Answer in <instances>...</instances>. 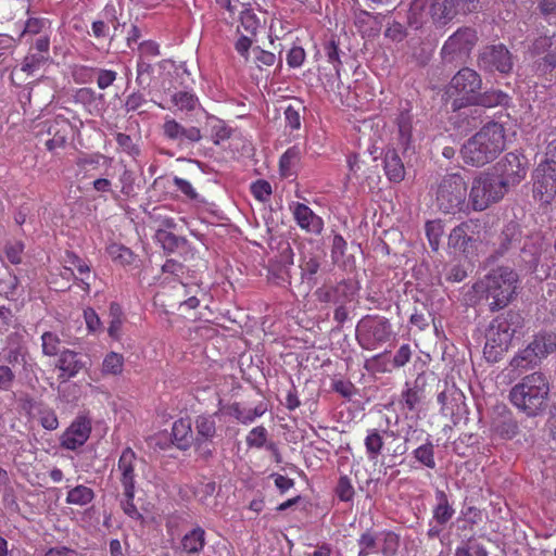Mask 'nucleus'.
I'll return each mask as SVG.
<instances>
[{"label":"nucleus","mask_w":556,"mask_h":556,"mask_svg":"<svg viewBox=\"0 0 556 556\" xmlns=\"http://www.w3.org/2000/svg\"><path fill=\"white\" fill-rule=\"evenodd\" d=\"M506 148V127L491 121L472 135L460 149L464 163L482 167L496 160Z\"/></svg>","instance_id":"nucleus-1"},{"label":"nucleus","mask_w":556,"mask_h":556,"mask_svg":"<svg viewBox=\"0 0 556 556\" xmlns=\"http://www.w3.org/2000/svg\"><path fill=\"white\" fill-rule=\"evenodd\" d=\"M519 276L510 267L500 266L492 269L472 285L478 301L486 302L491 312L506 307L516 296Z\"/></svg>","instance_id":"nucleus-2"},{"label":"nucleus","mask_w":556,"mask_h":556,"mask_svg":"<svg viewBox=\"0 0 556 556\" xmlns=\"http://www.w3.org/2000/svg\"><path fill=\"white\" fill-rule=\"evenodd\" d=\"M549 382L542 372L525 376L509 392L514 406L528 416H536L547 407Z\"/></svg>","instance_id":"nucleus-3"},{"label":"nucleus","mask_w":556,"mask_h":556,"mask_svg":"<svg viewBox=\"0 0 556 556\" xmlns=\"http://www.w3.org/2000/svg\"><path fill=\"white\" fill-rule=\"evenodd\" d=\"M522 327V317L519 313L508 311L496 316L485 332L483 354L489 362L495 363L502 358L509 349L517 330Z\"/></svg>","instance_id":"nucleus-4"},{"label":"nucleus","mask_w":556,"mask_h":556,"mask_svg":"<svg viewBox=\"0 0 556 556\" xmlns=\"http://www.w3.org/2000/svg\"><path fill=\"white\" fill-rule=\"evenodd\" d=\"M468 194L467 184L459 174L447 175L440 181L435 192L438 208L445 214L469 211L471 205L467 201Z\"/></svg>","instance_id":"nucleus-5"},{"label":"nucleus","mask_w":556,"mask_h":556,"mask_svg":"<svg viewBox=\"0 0 556 556\" xmlns=\"http://www.w3.org/2000/svg\"><path fill=\"white\" fill-rule=\"evenodd\" d=\"M458 10L454 0H414L409 8L408 22L417 29L429 16L434 25L444 26Z\"/></svg>","instance_id":"nucleus-6"},{"label":"nucleus","mask_w":556,"mask_h":556,"mask_svg":"<svg viewBox=\"0 0 556 556\" xmlns=\"http://www.w3.org/2000/svg\"><path fill=\"white\" fill-rule=\"evenodd\" d=\"M506 192L507 188L498 175L482 172L472 179L468 192L469 203L473 211L481 212L501 201Z\"/></svg>","instance_id":"nucleus-7"},{"label":"nucleus","mask_w":556,"mask_h":556,"mask_svg":"<svg viewBox=\"0 0 556 556\" xmlns=\"http://www.w3.org/2000/svg\"><path fill=\"white\" fill-rule=\"evenodd\" d=\"M356 341L364 350L374 351L391 341L395 333L390 320L381 315H366L356 325Z\"/></svg>","instance_id":"nucleus-8"},{"label":"nucleus","mask_w":556,"mask_h":556,"mask_svg":"<svg viewBox=\"0 0 556 556\" xmlns=\"http://www.w3.org/2000/svg\"><path fill=\"white\" fill-rule=\"evenodd\" d=\"M479 40L472 27H460L452 34L441 48V58L445 63H465Z\"/></svg>","instance_id":"nucleus-9"},{"label":"nucleus","mask_w":556,"mask_h":556,"mask_svg":"<svg viewBox=\"0 0 556 556\" xmlns=\"http://www.w3.org/2000/svg\"><path fill=\"white\" fill-rule=\"evenodd\" d=\"M74 126L71 121L63 116L56 115L53 118L46 119L40 124L38 137L47 136L43 144L51 154H58L59 150H63L73 137Z\"/></svg>","instance_id":"nucleus-10"},{"label":"nucleus","mask_w":556,"mask_h":556,"mask_svg":"<svg viewBox=\"0 0 556 556\" xmlns=\"http://www.w3.org/2000/svg\"><path fill=\"white\" fill-rule=\"evenodd\" d=\"M482 80L480 75L469 68H460L451 79L447 92L455 96V109L471 105L477 91L481 89Z\"/></svg>","instance_id":"nucleus-11"},{"label":"nucleus","mask_w":556,"mask_h":556,"mask_svg":"<svg viewBox=\"0 0 556 556\" xmlns=\"http://www.w3.org/2000/svg\"><path fill=\"white\" fill-rule=\"evenodd\" d=\"M478 65L488 72L508 74L514 66L513 55L503 43L485 46L479 53Z\"/></svg>","instance_id":"nucleus-12"},{"label":"nucleus","mask_w":556,"mask_h":556,"mask_svg":"<svg viewBox=\"0 0 556 556\" xmlns=\"http://www.w3.org/2000/svg\"><path fill=\"white\" fill-rule=\"evenodd\" d=\"M533 197L549 204L556 197V167L549 163H539L533 172Z\"/></svg>","instance_id":"nucleus-13"},{"label":"nucleus","mask_w":556,"mask_h":556,"mask_svg":"<svg viewBox=\"0 0 556 556\" xmlns=\"http://www.w3.org/2000/svg\"><path fill=\"white\" fill-rule=\"evenodd\" d=\"M531 53L533 55L544 54L534 63L535 73L539 76L552 74L556 68V34L538 37L532 43Z\"/></svg>","instance_id":"nucleus-14"},{"label":"nucleus","mask_w":556,"mask_h":556,"mask_svg":"<svg viewBox=\"0 0 556 556\" xmlns=\"http://www.w3.org/2000/svg\"><path fill=\"white\" fill-rule=\"evenodd\" d=\"M498 178L504 181L505 187L517 185L527 175V160L522 154L516 152L507 153L495 166Z\"/></svg>","instance_id":"nucleus-15"},{"label":"nucleus","mask_w":556,"mask_h":556,"mask_svg":"<svg viewBox=\"0 0 556 556\" xmlns=\"http://www.w3.org/2000/svg\"><path fill=\"white\" fill-rule=\"evenodd\" d=\"M91 429V419L86 415H78L62 434V447L70 451L79 448L88 441Z\"/></svg>","instance_id":"nucleus-16"},{"label":"nucleus","mask_w":556,"mask_h":556,"mask_svg":"<svg viewBox=\"0 0 556 556\" xmlns=\"http://www.w3.org/2000/svg\"><path fill=\"white\" fill-rule=\"evenodd\" d=\"M110 25L114 30L119 26L116 5L109 2L99 13L98 17L91 23V31L89 33L97 40L108 39L110 42L114 39V35H110Z\"/></svg>","instance_id":"nucleus-17"},{"label":"nucleus","mask_w":556,"mask_h":556,"mask_svg":"<svg viewBox=\"0 0 556 556\" xmlns=\"http://www.w3.org/2000/svg\"><path fill=\"white\" fill-rule=\"evenodd\" d=\"M296 225L306 232L320 235L324 229V220L304 203L294 202L290 205Z\"/></svg>","instance_id":"nucleus-18"},{"label":"nucleus","mask_w":556,"mask_h":556,"mask_svg":"<svg viewBox=\"0 0 556 556\" xmlns=\"http://www.w3.org/2000/svg\"><path fill=\"white\" fill-rule=\"evenodd\" d=\"M137 455L131 447H125L117 462V479L123 489H136Z\"/></svg>","instance_id":"nucleus-19"},{"label":"nucleus","mask_w":556,"mask_h":556,"mask_svg":"<svg viewBox=\"0 0 556 556\" xmlns=\"http://www.w3.org/2000/svg\"><path fill=\"white\" fill-rule=\"evenodd\" d=\"M55 367L60 370L59 380L68 381L83 370L85 363L78 352L65 349L60 352Z\"/></svg>","instance_id":"nucleus-20"},{"label":"nucleus","mask_w":556,"mask_h":556,"mask_svg":"<svg viewBox=\"0 0 556 556\" xmlns=\"http://www.w3.org/2000/svg\"><path fill=\"white\" fill-rule=\"evenodd\" d=\"M478 225L473 220H466L454 227L448 236V247L467 253L472 248L475 228Z\"/></svg>","instance_id":"nucleus-21"},{"label":"nucleus","mask_w":556,"mask_h":556,"mask_svg":"<svg viewBox=\"0 0 556 556\" xmlns=\"http://www.w3.org/2000/svg\"><path fill=\"white\" fill-rule=\"evenodd\" d=\"M397 127V140L404 150L413 142V114L409 110L399 112L394 121Z\"/></svg>","instance_id":"nucleus-22"},{"label":"nucleus","mask_w":556,"mask_h":556,"mask_svg":"<svg viewBox=\"0 0 556 556\" xmlns=\"http://www.w3.org/2000/svg\"><path fill=\"white\" fill-rule=\"evenodd\" d=\"M172 442L179 450H187L192 442V429L189 418H179L174 421L172 427Z\"/></svg>","instance_id":"nucleus-23"},{"label":"nucleus","mask_w":556,"mask_h":556,"mask_svg":"<svg viewBox=\"0 0 556 556\" xmlns=\"http://www.w3.org/2000/svg\"><path fill=\"white\" fill-rule=\"evenodd\" d=\"M435 502L432 517L439 525L444 526L453 518L455 509L450 504L447 494L442 490L435 491Z\"/></svg>","instance_id":"nucleus-24"},{"label":"nucleus","mask_w":556,"mask_h":556,"mask_svg":"<svg viewBox=\"0 0 556 556\" xmlns=\"http://www.w3.org/2000/svg\"><path fill=\"white\" fill-rule=\"evenodd\" d=\"M384 173L392 182H401L405 178V167L400 155L394 150H390L384 155Z\"/></svg>","instance_id":"nucleus-25"},{"label":"nucleus","mask_w":556,"mask_h":556,"mask_svg":"<svg viewBox=\"0 0 556 556\" xmlns=\"http://www.w3.org/2000/svg\"><path fill=\"white\" fill-rule=\"evenodd\" d=\"M541 362L538 352H535L529 343L511 358L510 367L523 371L535 368Z\"/></svg>","instance_id":"nucleus-26"},{"label":"nucleus","mask_w":556,"mask_h":556,"mask_svg":"<svg viewBox=\"0 0 556 556\" xmlns=\"http://www.w3.org/2000/svg\"><path fill=\"white\" fill-rule=\"evenodd\" d=\"M185 274V266L184 264L175 261V260H167L163 266H162V275L164 282H177L179 285L178 291H184V295H188L187 286L181 282V278Z\"/></svg>","instance_id":"nucleus-27"},{"label":"nucleus","mask_w":556,"mask_h":556,"mask_svg":"<svg viewBox=\"0 0 556 556\" xmlns=\"http://www.w3.org/2000/svg\"><path fill=\"white\" fill-rule=\"evenodd\" d=\"M530 345L535 352H538V355L542 361L556 351V333L541 331L534 336Z\"/></svg>","instance_id":"nucleus-28"},{"label":"nucleus","mask_w":556,"mask_h":556,"mask_svg":"<svg viewBox=\"0 0 556 556\" xmlns=\"http://www.w3.org/2000/svg\"><path fill=\"white\" fill-rule=\"evenodd\" d=\"M181 548L188 554H199L205 545V531L201 527H195L187 532L181 541Z\"/></svg>","instance_id":"nucleus-29"},{"label":"nucleus","mask_w":556,"mask_h":556,"mask_svg":"<svg viewBox=\"0 0 556 556\" xmlns=\"http://www.w3.org/2000/svg\"><path fill=\"white\" fill-rule=\"evenodd\" d=\"M401 545L400 534L384 529L379 532L378 553L381 556H396Z\"/></svg>","instance_id":"nucleus-30"},{"label":"nucleus","mask_w":556,"mask_h":556,"mask_svg":"<svg viewBox=\"0 0 556 556\" xmlns=\"http://www.w3.org/2000/svg\"><path fill=\"white\" fill-rule=\"evenodd\" d=\"M507 93L502 90H488L483 93L477 91L472 99L471 105H481L484 108H495L498 105H507L509 101Z\"/></svg>","instance_id":"nucleus-31"},{"label":"nucleus","mask_w":556,"mask_h":556,"mask_svg":"<svg viewBox=\"0 0 556 556\" xmlns=\"http://www.w3.org/2000/svg\"><path fill=\"white\" fill-rule=\"evenodd\" d=\"M268 432L267 429L264 426H257L254 427L250 432L248 433L245 438V443L249 447H255V448H262L266 446L269 451L274 452L277 458V462H279V453L276 447V444L270 442L266 444L267 442Z\"/></svg>","instance_id":"nucleus-32"},{"label":"nucleus","mask_w":556,"mask_h":556,"mask_svg":"<svg viewBox=\"0 0 556 556\" xmlns=\"http://www.w3.org/2000/svg\"><path fill=\"white\" fill-rule=\"evenodd\" d=\"M106 253L113 263L121 266H130L136 261V254L121 243L112 242L106 247Z\"/></svg>","instance_id":"nucleus-33"},{"label":"nucleus","mask_w":556,"mask_h":556,"mask_svg":"<svg viewBox=\"0 0 556 556\" xmlns=\"http://www.w3.org/2000/svg\"><path fill=\"white\" fill-rule=\"evenodd\" d=\"M383 433L384 431L377 428L367 430L364 439V445L369 459H376L382 453L384 446Z\"/></svg>","instance_id":"nucleus-34"},{"label":"nucleus","mask_w":556,"mask_h":556,"mask_svg":"<svg viewBox=\"0 0 556 556\" xmlns=\"http://www.w3.org/2000/svg\"><path fill=\"white\" fill-rule=\"evenodd\" d=\"M64 270L70 273L71 275H74V270H77L79 274V279L83 283H85L87 287L89 286L88 282L85 281V277H89L90 275V267L86 263L85 260L80 258L77 254L71 251H66L64 258Z\"/></svg>","instance_id":"nucleus-35"},{"label":"nucleus","mask_w":556,"mask_h":556,"mask_svg":"<svg viewBox=\"0 0 556 556\" xmlns=\"http://www.w3.org/2000/svg\"><path fill=\"white\" fill-rule=\"evenodd\" d=\"M109 328L108 333L110 338L118 341L122 338L123 324L125 321L124 313L121 305L116 302L110 304L109 309Z\"/></svg>","instance_id":"nucleus-36"},{"label":"nucleus","mask_w":556,"mask_h":556,"mask_svg":"<svg viewBox=\"0 0 556 556\" xmlns=\"http://www.w3.org/2000/svg\"><path fill=\"white\" fill-rule=\"evenodd\" d=\"M521 237V230L517 223L510 222L503 228L498 240H500V248L497 250L498 254H504L506 251H508L516 242L520 240Z\"/></svg>","instance_id":"nucleus-37"},{"label":"nucleus","mask_w":556,"mask_h":556,"mask_svg":"<svg viewBox=\"0 0 556 556\" xmlns=\"http://www.w3.org/2000/svg\"><path fill=\"white\" fill-rule=\"evenodd\" d=\"M135 491L136 489H123V493L119 498V506L127 517L142 525L144 522V517L135 504Z\"/></svg>","instance_id":"nucleus-38"},{"label":"nucleus","mask_w":556,"mask_h":556,"mask_svg":"<svg viewBox=\"0 0 556 556\" xmlns=\"http://www.w3.org/2000/svg\"><path fill=\"white\" fill-rule=\"evenodd\" d=\"M492 430L500 438L510 440L518 433V424L510 415L502 416L493 421Z\"/></svg>","instance_id":"nucleus-39"},{"label":"nucleus","mask_w":556,"mask_h":556,"mask_svg":"<svg viewBox=\"0 0 556 556\" xmlns=\"http://www.w3.org/2000/svg\"><path fill=\"white\" fill-rule=\"evenodd\" d=\"M300 150L298 147H291L280 156L279 172L281 177L288 178L295 175V165L300 161Z\"/></svg>","instance_id":"nucleus-40"},{"label":"nucleus","mask_w":556,"mask_h":556,"mask_svg":"<svg viewBox=\"0 0 556 556\" xmlns=\"http://www.w3.org/2000/svg\"><path fill=\"white\" fill-rule=\"evenodd\" d=\"M124 364H125V358H124L123 354L116 353V352H110L104 356V358L102 361L101 374L104 377L121 376L124 370Z\"/></svg>","instance_id":"nucleus-41"},{"label":"nucleus","mask_w":556,"mask_h":556,"mask_svg":"<svg viewBox=\"0 0 556 556\" xmlns=\"http://www.w3.org/2000/svg\"><path fill=\"white\" fill-rule=\"evenodd\" d=\"M49 21L43 17H28L16 41L21 43L24 39L29 42V37L43 35Z\"/></svg>","instance_id":"nucleus-42"},{"label":"nucleus","mask_w":556,"mask_h":556,"mask_svg":"<svg viewBox=\"0 0 556 556\" xmlns=\"http://www.w3.org/2000/svg\"><path fill=\"white\" fill-rule=\"evenodd\" d=\"M357 544L359 546L357 556H369L371 554H377L379 544V532H375L371 529H367L359 535Z\"/></svg>","instance_id":"nucleus-43"},{"label":"nucleus","mask_w":556,"mask_h":556,"mask_svg":"<svg viewBox=\"0 0 556 556\" xmlns=\"http://www.w3.org/2000/svg\"><path fill=\"white\" fill-rule=\"evenodd\" d=\"M261 26V21L252 9H243L240 12V24L238 25V33L249 34L256 36L257 29Z\"/></svg>","instance_id":"nucleus-44"},{"label":"nucleus","mask_w":556,"mask_h":556,"mask_svg":"<svg viewBox=\"0 0 556 556\" xmlns=\"http://www.w3.org/2000/svg\"><path fill=\"white\" fill-rule=\"evenodd\" d=\"M93 498V490L86 485L79 484L68 490L66 503L71 505L85 506L91 503Z\"/></svg>","instance_id":"nucleus-45"},{"label":"nucleus","mask_w":556,"mask_h":556,"mask_svg":"<svg viewBox=\"0 0 556 556\" xmlns=\"http://www.w3.org/2000/svg\"><path fill=\"white\" fill-rule=\"evenodd\" d=\"M195 439L213 440L216 435V421L211 415H200L195 419Z\"/></svg>","instance_id":"nucleus-46"},{"label":"nucleus","mask_w":556,"mask_h":556,"mask_svg":"<svg viewBox=\"0 0 556 556\" xmlns=\"http://www.w3.org/2000/svg\"><path fill=\"white\" fill-rule=\"evenodd\" d=\"M179 292L181 293V295L179 296V299L176 302L167 303V299H166L168 295L167 292L165 290L159 291L154 296V303L164 308L174 307L175 305H179V306L185 305L190 309H194L199 306L200 301L197 296L191 295L186 300H181V298L185 296L184 291H179Z\"/></svg>","instance_id":"nucleus-47"},{"label":"nucleus","mask_w":556,"mask_h":556,"mask_svg":"<svg viewBox=\"0 0 556 556\" xmlns=\"http://www.w3.org/2000/svg\"><path fill=\"white\" fill-rule=\"evenodd\" d=\"M413 455L425 467L429 469L435 468L434 445L429 438H427L426 443L413 451Z\"/></svg>","instance_id":"nucleus-48"},{"label":"nucleus","mask_w":556,"mask_h":556,"mask_svg":"<svg viewBox=\"0 0 556 556\" xmlns=\"http://www.w3.org/2000/svg\"><path fill=\"white\" fill-rule=\"evenodd\" d=\"M464 397V394L457 389L440 392L437 401L441 405V413L443 415H453L455 409L452 402L462 401Z\"/></svg>","instance_id":"nucleus-49"},{"label":"nucleus","mask_w":556,"mask_h":556,"mask_svg":"<svg viewBox=\"0 0 556 556\" xmlns=\"http://www.w3.org/2000/svg\"><path fill=\"white\" fill-rule=\"evenodd\" d=\"M426 236L433 251H438L444 233V224L440 219L428 220L425 226Z\"/></svg>","instance_id":"nucleus-50"},{"label":"nucleus","mask_w":556,"mask_h":556,"mask_svg":"<svg viewBox=\"0 0 556 556\" xmlns=\"http://www.w3.org/2000/svg\"><path fill=\"white\" fill-rule=\"evenodd\" d=\"M302 279L313 280L320 268V258L314 254H304L300 263Z\"/></svg>","instance_id":"nucleus-51"},{"label":"nucleus","mask_w":556,"mask_h":556,"mask_svg":"<svg viewBox=\"0 0 556 556\" xmlns=\"http://www.w3.org/2000/svg\"><path fill=\"white\" fill-rule=\"evenodd\" d=\"M48 60L42 54L33 52V49H29L21 63L20 70L27 75H33Z\"/></svg>","instance_id":"nucleus-52"},{"label":"nucleus","mask_w":556,"mask_h":556,"mask_svg":"<svg viewBox=\"0 0 556 556\" xmlns=\"http://www.w3.org/2000/svg\"><path fill=\"white\" fill-rule=\"evenodd\" d=\"M424 397V390L418 386V380L415 381L413 387L407 388L402 393V400L408 410L413 412Z\"/></svg>","instance_id":"nucleus-53"},{"label":"nucleus","mask_w":556,"mask_h":556,"mask_svg":"<svg viewBox=\"0 0 556 556\" xmlns=\"http://www.w3.org/2000/svg\"><path fill=\"white\" fill-rule=\"evenodd\" d=\"M172 102L181 111H193L199 100L195 94L189 91H178L173 94Z\"/></svg>","instance_id":"nucleus-54"},{"label":"nucleus","mask_w":556,"mask_h":556,"mask_svg":"<svg viewBox=\"0 0 556 556\" xmlns=\"http://www.w3.org/2000/svg\"><path fill=\"white\" fill-rule=\"evenodd\" d=\"M61 340L52 331H46L41 334L42 353L47 356H59Z\"/></svg>","instance_id":"nucleus-55"},{"label":"nucleus","mask_w":556,"mask_h":556,"mask_svg":"<svg viewBox=\"0 0 556 556\" xmlns=\"http://www.w3.org/2000/svg\"><path fill=\"white\" fill-rule=\"evenodd\" d=\"M334 492L341 502H351L355 495V489L348 476L339 478Z\"/></svg>","instance_id":"nucleus-56"},{"label":"nucleus","mask_w":556,"mask_h":556,"mask_svg":"<svg viewBox=\"0 0 556 556\" xmlns=\"http://www.w3.org/2000/svg\"><path fill=\"white\" fill-rule=\"evenodd\" d=\"M252 195L262 203L267 202L270 199L273 189L270 184L265 179H257L251 184L250 187Z\"/></svg>","instance_id":"nucleus-57"},{"label":"nucleus","mask_w":556,"mask_h":556,"mask_svg":"<svg viewBox=\"0 0 556 556\" xmlns=\"http://www.w3.org/2000/svg\"><path fill=\"white\" fill-rule=\"evenodd\" d=\"M24 249L25 245L22 241H10L4 247V255L11 264L17 265L22 263Z\"/></svg>","instance_id":"nucleus-58"},{"label":"nucleus","mask_w":556,"mask_h":556,"mask_svg":"<svg viewBox=\"0 0 556 556\" xmlns=\"http://www.w3.org/2000/svg\"><path fill=\"white\" fill-rule=\"evenodd\" d=\"M115 140L122 151L129 156L137 157L140 154L139 147L135 143L132 138L124 132H117L115 135Z\"/></svg>","instance_id":"nucleus-59"},{"label":"nucleus","mask_w":556,"mask_h":556,"mask_svg":"<svg viewBox=\"0 0 556 556\" xmlns=\"http://www.w3.org/2000/svg\"><path fill=\"white\" fill-rule=\"evenodd\" d=\"M156 240L162 244L163 249L173 252L178 248L180 239L170 231L159 229L155 233Z\"/></svg>","instance_id":"nucleus-60"},{"label":"nucleus","mask_w":556,"mask_h":556,"mask_svg":"<svg viewBox=\"0 0 556 556\" xmlns=\"http://www.w3.org/2000/svg\"><path fill=\"white\" fill-rule=\"evenodd\" d=\"M153 74V66L144 59L138 58L137 60V83L140 86L149 85Z\"/></svg>","instance_id":"nucleus-61"},{"label":"nucleus","mask_w":556,"mask_h":556,"mask_svg":"<svg viewBox=\"0 0 556 556\" xmlns=\"http://www.w3.org/2000/svg\"><path fill=\"white\" fill-rule=\"evenodd\" d=\"M162 128L163 134L167 139L181 140L184 126L174 118L166 117Z\"/></svg>","instance_id":"nucleus-62"},{"label":"nucleus","mask_w":556,"mask_h":556,"mask_svg":"<svg viewBox=\"0 0 556 556\" xmlns=\"http://www.w3.org/2000/svg\"><path fill=\"white\" fill-rule=\"evenodd\" d=\"M194 451L201 459L208 460L215 452L213 440L194 439Z\"/></svg>","instance_id":"nucleus-63"},{"label":"nucleus","mask_w":556,"mask_h":556,"mask_svg":"<svg viewBox=\"0 0 556 556\" xmlns=\"http://www.w3.org/2000/svg\"><path fill=\"white\" fill-rule=\"evenodd\" d=\"M140 59H153L161 54L160 45L154 40H144L138 46Z\"/></svg>","instance_id":"nucleus-64"}]
</instances>
